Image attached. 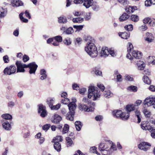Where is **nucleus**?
<instances>
[{"label": "nucleus", "instance_id": "obj_33", "mask_svg": "<svg viewBox=\"0 0 155 155\" xmlns=\"http://www.w3.org/2000/svg\"><path fill=\"white\" fill-rule=\"evenodd\" d=\"M129 113L128 112L124 113L122 111V114H121L120 118H121L122 120H127L129 117Z\"/></svg>", "mask_w": 155, "mask_h": 155}, {"label": "nucleus", "instance_id": "obj_34", "mask_svg": "<svg viewBox=\"0 0 155 155\" xmlns=\"http://www.w3.org/2000/svg\"><path fill=\"white\" fill-rule=\"evenodd\" d=\"M129 18V15L126 13H124L119 18L120 21H123L127 20Z\"/></svg>", "mask_w": 155, "mask_h": 155}, {"label": "nucleus", "instance_id": "obj_4", "mask_svg": "<svg viewBox=\"0 0 155 155\" xmlns=\"http://www.w3.org/2000/svg\"><path fill=\"white\" fill-rule=\"evenodd\" d=\"M16 70V68L15 66L12 65L4 69L3 72L5 74L11 75L15 74Z\"/></svg>", "mask_w": 155, "mask_h": 155}, {"label": "nucleus", "instance_id": "obj_36", "mask_svg": "<svg viewBox=\"0 0 155 155\" xmlns=\"http://www.w3.org/2000/svg\"><path fill=\"white\" fill-rule=\"evenodd\" d=\"M135 115L137 119V123H140L141 121V117L140 112L139 110H137L135 111Z\"/></svg>", "mask_w": 155, "mask_h": 155}, {"label": "nucleus", "instance_id": "obj_20", "mask_svg": "<svg viewBox=\"0 0 155 155\" xmlns=\"http://www.w3.org/2000/svg\"><path fill=\"white\" fill-rule=\"evenodd\" d=\"M133 56L136 59H139L141 58L142 53L139 51H134L132 52Z\"/></svg>", "mask_w": 155, "mask_h": 155}, {"label": "nucleus", "instance_id": "obj_1", "mask_svg": "<svg viewBox=\"0 0 155 155\" xmlns=\"http://www.w3.org/2000/svg\"><path fill=\"white\" fill-rule=\"evenodd\" d=\"M85 41H87L85 50L87 53L92 58L97 56L98 52L97 48L93 43L94 39L90 36H87L85 39Z\"/></svg>", "mask_w": 155, "mask_h": 155}, {"label": "nucleus", "instance_id": "obj_29", "mask_svg": "<svg viewBox=\"0 0 155 155\" xmlns=\"http://www.w3.org/2000/svg\"><path fill=\"white\" fill-rule=\"evenodd\" d=\"M55 102V99L54 98H48L47 99V103L49 105L50 108L51 107Z\"/></svg>", "mask_w": 155, "mask_h": 155}, {"label": "nucleus", "instance_id": "obj_25", "mask_svg": "<svg viewBox=\"0 0 155 155\" xmlns=\"http://www.w3.org/2000/svg\"><path fill=\"white\" fill-rule=\"evenodd\" d=\"M40 74L41 75L40 77V79L43 80L47 78V75L46 72L44 69H42L40 70Z\"/></svg>", "mask_w": 155, "mask_h": 155}, {"label": "nucleus", "instance_id": "obj_44", "mask_svg": "<svg viewBox=\"0 0 155 155\" xmlns=\"http://www.w3.org/2000/svg\"><path fill=\"white\" fill-rule=\"evenodd\" d=\"M94 71L96 75H99L100 76L102 75V72L98 68L95 67L94 68Z\"/></svg>", "mask_w": 155, "mask_h": 155}, {"label": "nucleus", "instance_id": "obj_27", "mask_svg": "<svg viewBox=\"0 0 155 155\" xmlns=\"http://www.w3.org/2000/svg\"><path fill=\"white\" fill-rule=\"evenodd\" d=\"M2 126L3 128L7 130H10L12 128L11 124L7 121L4 122Z\"/></svg>", "mask_w": 155, "mask_h": 155}, {"label": "nucleus", "instance_id": "obj_58", "mask_svg": "<svg viewBox=\"0 0 155 155\" xmlns=\"http://www.w3.org/2000/svg\"><path fill=\"white\" fill-rule=\"evenodd\" d=\"M149 58L152 59L153 61H149V63L153 64H155V57L153 56H149Z\"/></svg>", "mask_w": 155, "mask_h": 155}, {"label": "nucleus", "instance_id": "obj_45", "mask_svg": "<svg viewBox=\"0 0 155 155\" xmlns=\"http://www.w3.org/2000/svg\"><path fill=\"white\" fill-rule=\"evenodd\" d=\"M143 82L147 84H150L151 83V81L149 79L148 77L146 76H144L143 78Z\"/></svg>", "mask_w": 155, "mask_h": 155}, {"label": "nucleus", "instance_id": "obj_59", "mask_svg": "<svg viewBox=\"0 0 155 155\" xmlns=\"http://www.w3.org/2000/svg\"><path fill=\"white\" fill-rule=\"evenodd\" d=\"M29 59V57L26 54H25L23 57L22 60L24 62H26Z\"/></svg>", "mask_w": 155, "mask_h": 155}, {"label": "nucleus", "instance_id": "obj_48", "mask_svg": "<svg viewBox=\"0 0 155 155\" xmlns=\"http://www.w3.org/2000/svg\"><path fill=\"white\" fill-rule=\"evenodd\" d=\"M149 131L151 132V137L153 138H155V128L152 127Z\"/></svg>", "mask_w": 155, "mask_h": 155}, {"label": "nucleus", "instance_id": "obj_61", "mask_svg": "<svg viewBox=\"0 0 155 155\" xmlns=\"http://www.w3.org/2000/svg\"><path fill=\"white\" fill-rule=\"evenodd\" d=\"M152 4V3L150 0H147L145 1V5L146 6H150Z\"/></svg>", "mask_w": 155, "mask_h": 155}, {"label": "nucleus", "instance_id": "obj_3", "mask_svg": "<svg viewBox=\"0 0 155 155\" xmlns=\"http://www.w3.org/2000/svg\"><path fill=\"white\" fill-rule=\"evenodd\" d=\"M109 54L113 57L115 55V54L113 50L109 49L107 47H103L101 52L100 53V56L105 58Z\"/></svg>", "mask_w": 155, "mask_h": 155}, {"label": "nucleus", "instance_id": "obj_10", "mask_svg": "<svg viewBox=\"0 0 155 155\" xmlns=\"http://www.w3.org/2000/svg\"><path fill=\"white\" fill-rule=\"evenodd\" d=\"M150 144L147 142H142L140 143L138 145V148L144 151H146L150 147Z\"/></svg>", "mask_w": 155, "mask_h": 155}, {"label": "nucleus", "instance_id": "obj_16", "mask_svg": "<svg viewBox=\"0 0 155 155\" xmlns=\"http://www.w3.org/2000/svg\"><path fill=\"white\" fill-rule=\"evenodd\" d=\"M61 117L58 114L54 115L53 118L51 119V121L53 123L58 124L61 120Z\"/></svg>", "mask_w": 155, "mask_h": 155}, {"label": "nucleus", "instance_id": "obj_11", "mask_svg": "<svg viewBox=\"0 0 155 155\" xmlns=\"http://www.w3.org/2000/svg\"><path fill=\"white\" fill-rule=\"evenodd\" d=\"M133 46L132 44L130 42H129L127 45V51L129 53L127 54L126 55V57L130 60L133 59V57L131 56V55L130 53H131V50L133 49Z\"/></svg>", "mask_w": 155, "mask_h": 155}, {"label": "nucleus", "instance_id": "obj_26", "mask_svg": "<svg viewBox=\"0 0 155 155\" xmlns=\"http://www.w3.org/2000/svg\"><path fill=\"white\" fill-rule=\"evenodd\" d=\"M75 113L74 112H69L66 115V119L70 121H73Z\"/></svg>", "mask_w": 155, "mask_h": 155}, {"label": "nucleus", "instance_id": "obj_28", "mask_svg": "<svg viewBox=\"0 0 155 155\" xmlns=\"http://www.w3.org/2000/svg\"><path fill=\"white\" fill-rule=\"evenodd\" d=\"M53 142L54 143V147L55 149L58 152L60 151L61 149V144L58 142Z\"/></svg>", "mask_w": 155, "mask_h": 155}, {"label": "nucleus", "instance_id": "obj_46", "mask_svg": "<svg viewBox=\"0 0 155 155\" xmlns=\"http://www.w3.org/2000/svg\"><path fill=\"white\" fill-rule=\"evenodd\" d=\"M62 140L61 136H57L53 139L52 142H57L59 143V142L62 141Z\"/></svg>", "mask_w": 155, "mask_h": 155}, {"label": "nucleus", "instance_id": "obj_30", "mask_svg": "<svg viewBox=\"0 0 155 155\" xmlns=\"http://www.w3.org/2000/svg\"><path fill=\"white\" fill-rule=\"evenodd\" d=\"M137 64L139 70H143L145 66V64L143 61H140L137 62Z\"/></svg>", "mask_w": 155, "mask_h": 155}, {"label": "nucleus", "instance_id": "obj_5", "mask_svg": "<svg viewBox=\"0 0 155 155\" xmlns=\"http://www.w3.org/2000/svg\"><path fill=\"white\" fill-rule=\"evenodd\" d=\"M15 64L17 67V72H24L25 68H27V65L22 63L21 61H17Z\"/></svg>", "mask_w": 155, "mask_h": 155}, {"label": "nucleus", "instance_id": "obj_13", "mask_svg": "<svg viewBox=\"0 0 155 155\" xmlns=\"http://www.w3.org/2000/svg\"><path fill=\"white\" fill-rule=\"evenodd\" d=\"M109 147L107 143L104 142H101L99 144L98 148L100 151H102L108 149Z\"/></svg>", "mask_w": 155, "mask_h": 155}, {"label": "nucleus", "instance_id": "obj_37", "mask_svg": "<svg viewBox=\"0 0 155 155\" xmlns=\"http://www.w3.org/2000/svg\"><path fill=\"white\" fill-rule=\"evenodd\" d=\"M130 19L133 21L137 22L139 20V17L137 15H132L130 16Z\"/></svg>", "mask_w": 155, "mask_h": 155}, {"label": "nucleus", "instance_id": "obj_52", "mask_svg": "<svg viewBox=\"0 0 155 155\" xmlns=\"http://www.w3.org/2000/svg\"><path fill=\"white\" fill-rule=\"evenodd\" d=\"M54 39L56 41L59 42H61L62 41V37L59 35L57 36H56L54 37Z\"/></svg>", "mask_w": 155, "mask_h": 155}, {"label": "nucleus", "instance_id": "obj_53", "mask_svg": "<svg viewBox=\"0 0 155 155\" xmlns=\"http://www.w3.org/2000/svg\"><path fill=\"white\" fill-rule=\"evenodd\" d=\"M69 99L67 97L62 99L61 103L64 104H67L69 103Z\"/></svg>", "mask_w": 155, "mask_h": 155}, {"label": "nucleus", "instance_id": "obj_47", "mask_svg": "<svg viewBox=\"0 0 155 155\" xmlns=\"http://www.w3.org/2000/svg\"><path fill=\"white\" fill-rule=\"evenodd\" d=\"M69 126L67 124H65L63 128L62 131V134H65L67 133L69 130Z\"/></svg>", "mask_w": 155, "mask_h": 155}, {"label": "nucleus", "instance_id": "obj_9", "mask_svg": "<svg viewBox=\"0 0 155 155\" xmlns=\"http://www.w3.org/2000/svg\"><path fill=\"white\" fill-rule=\"evenodd\" d=\"M38 113L40 114V116L43 117H45L47 115V113L45 109V107L42 104L38 105Z\"/></svg>", "mask_w": 155, "mask_h": 155}, {"label": "nucleus", "instance_id": "obj_35", "mask_svg": "<svg viewBox=\"0 0 155 155\" xmlns=\"http://www.w3.org/2000/svg\"><path fill=\"white\" fill-rule=\"evenodd\" d=\"M84 21L83 18L80 17H77L75 18H73L72 21L74 23H80Z\"/></svg>", "mask_w": 155, "mask_h": 155}, {"label": "nucleus", "instance_id": "obj_50", "mask_svg": "<svg viewBox=\"0 0 155 155\" xmlns=\"http://www.w3.org/2000/svg\"><path fill=\"white\" fill-rule=\"evenodd\" d=\"M91 6L93 10L94 11H97L99 9V6L95 4H93Z\"/></svg>", "mask_w": 155, "mask_h": 155}, {"label": "nucleus", "instance_id": "obj_24", "mask_svg": "<svg viewBox=\"0 0 155 155\" xmlns=\"http://www.w3.org/2000/svg\"><path fill=\"white\" fill-rule=\"evenodd\" d=\"M122 114V111L118 110H115L112 112V114L114 117L120 118L121 114Z\"/></svg>", "mask_w": 155, "mask_h": 155}, {"label": "nucleus", "instance_id": "obj_56", "mask_svg": "<svg viewBox=\"0 0 155 155\" xmlns=\"http://www.w3.org/2000/svg\"><path fill=\"white\" fill-rule=\"evenodd\" d=\"M118 2L123 5L128 4V2L127 0H117Z\"/></svg>", "mask_w": 155, "mask_h": 155}, {"label": "nucleus", "instance_id": "obj_7", "mask_svg": "<svg viewBox=\"0 0 155 155\" xmlns=\"http://www.w3.org/2000/svg\"><path fill=\"white\" fill-rule=\"evenodd\" d=\"M144 104L148 106L153 105L155 104V96H151L149 98H146L144 101Z\"/></svg>", "mask_w": 155, "mask_h": 155}, {"label": "nucleus", "instance_id": "obj_6", "mask_svg": "<svg viewBox=\"0 0 155 155\" xmlns=\"http://www.w3.org/2000/svg\"><path fill=\"white\" fill-rule=\"evenodd\" d=\"M38 67V65L36 64L35 62H32L27 65V68H29V72L30 74H35Z\"/></svg>", "mask_w": 155, "mask_h": 155}, {"label": "nucleus", "instance_id": "obj_51", "mask_svg": "<svg viewBox=\"0 0 155 155\" xmlns=\"http://www.w3.org/2000/svg\"><path fill=\"white\" fill-rule=\"evenodd\" d=\"M125 29L128 31H131L133 29V26L132 25H128L124 27Z\"/></svg>", "mask_w": 155, "mask_h": 155}, {"label": "nucleus", "instance_id": "obj_17", "mask_svg": "<svg viewBox=\"0 0 155 155\" xmlns=\"http://www.w3.org/2000/svg\"><path fill=\"white\" fill-rule=\"evenodd\" d=\"M68 107L69 111L71 112H74L75 113V110L76 108L77 105H76L73 102H70L68 105Z\"/></svg>", "mask_w": 155, "mask_h": 155}, {"label": "nucleus", "instance_id": "obj_39", "mask_svg": "<svg viewBox=\"0 0 155 155\" xmlns=\"http://www.w3.org/2000/svg\"><path fill=\"white\" fill-rule=\"evenodd\" d=\"M66 140L67 147H68L71 146L73 143V141L71 138L68 137H66Z\"/></svg>", "mask_w": 155, "mask_h": 155}, {"label": "nucleus", "instance_id": "obj_14", "mask_svg": "<svg viewBox=\"0 0 155 155\" xmlns=\"http://www.w3.org/2000/svg\"><path fill=\"white\" fill-rule=\"evenodd\" d=\"M141 127L143 130H149L152 127L149 124L147 123L146 122H142L141 124Z\"/></svg>", "mask_w": 155, "mask_h": 155}, {"label": "nucleus", "instance_id": "obj_23", "mask_svg": "<svg viewBox=\"0 0 155 155\" xmlns=\"http://www.w3.org/2000/svg\"><path fill=\"white\" fill-rule=\"evenodd\" d=\"M135 109V105L134 104H128L127 105L126 107V111L129 113L131 111L134 110Z\"/></svg>", "mask_w": 155, "mask_h": 155}, {"label": "nucleus", "instance_id": "obj_21", "mask_svg": "<svg viewBox=\"0 0 155 155\" xmlns=\"http://www.w3.org/2000/svg\"><path fill=\"white\" fill-rule=\"evenodd\" d=\"M58 22L59 23L65 24L68 22L67 18L64 15H62L58 18Z\"/></svg>", "mask_w": 155, "mask_h": 155}, {"label": "nucleus", "instance_id": "obj_43", "mask_svg": "<svg viewBox=\"0 0 155 155\" xmlns=\"http://www.w3.org/2000/svg\"><path fill=\"white\" fill-rule=\"evenodd\" d=\"M24 14V13H21L19 15V16L20 19L22 22L25 23H27L28 22V20L27 19L25 18L24 17H23V15Z\"/></svg>", "mask_w": 155, "mask_h": 155}, {"label": "nucleus", "instance_id": "obj_12", "mask_svg": "<svg viewBox=\"0 0 155 155\" xmlns=\"http://www.w3.org/2000/svg\"><path fill=\"white\" fill-rule=\"evenodd\" d=\"M154 37L151 33L147 32L146 34V36L144 38V40L148 43L152 42L153 40Z\"/></svg>", "mask_w": 155, "mask_h": 155}, {"label": "nucleus", "instance_id": "obj_31", "mask_svg": "<svg viewBox=\"0 0 155 155\" xmlns=\"http://www.w3.org/2000/svg\"><path fill=\"white\" fill-rule=\"evenodd\" d=\"M75 125L77 130L78 131H80L82 126V124L80 121H76L75 123Z\"/></svg>", "mask_w": 155, "mask_h": 155}, {"label": "nucleus", "instance_id": "obj_40", "mask_svg": "<svg viewBox=\"0 0 155 155\" xmlns=\"http://www.w3.org/2000/svg\"><path fill=\"white\" fill-rule=\"evenodd\" d=\"M63 42L65 45L68 46L70 45L71 43V39L69 38H65L63 41Z\"/></svg>", "mask_w": 155, "mask_h": 155}, {"label": "nucleus", "instance_id": "obj_19", "mask_svg": "<svg viewBox=\"0 0 155 155\" xmlns=\"http://www.w3.org/2000/svg\"><path fill=\"white\" fill-rule=\"evenodd\" d=\"M137 9V7L136 6H129L125 8L126 12L129 13L133 12L135 10Z\"/></svg>", "mask_w": 155, "mask_h": 155}, {"label": "nucleus", "instance_id": "obj_60", "mask_svg": "<svg viewBox=\"0 0 155 155\" xmlns=\"http://www.w3.org/2000/svg\"><path fill=\"white\" fill-rule=\"evenodd\" d=\"M97 86L102 91H104L105 88L103 84H98Z\"/></svg>", "mask_w": 155, "mask_h": 155}, {"label": "nucleus", "instance_id": "obj_38", "mask_svg": "<svg viewBox=\"0 0 155 155\" xmlns=\"http://www.w3.org/2000/svg\"><path fill=\"white\" fill-rule=\"evenodd\" d=\"M2 117L3 118L6 120H11L12 117L11 115L8 114H5L2 115Z\"/></svg>", "mask_w": 155, "mask_h": 155}, {"label": "nucleus", "instance_id": "obj_42", "mask_svg": "<svg viewBox=\"0 0 155 155\" xmlns=\"http://www.w3.org/2000/svg\"><path fill=\"white\" fill-rule=\"evenodd\" d=\"M74 31V30L72 27H70L66 29L65 33L68 35L71 34Z\"/></svg>", "mask_w": 155, "mask_h": 155}, {"label": "nucleus", "instance_id": "obj_15", "mask_svg": "<svg viewBox=\"0 0 155 155\" xmlns=\"http://www.w3.org/2000/svg\"><path fill=\"white\" fill-rule=\"evenodd\" d=\"M11 2L13 7H17L22 6L24 4L22 2L19 0H12Z\"/></svg>", "mask_w": 155, "mask_h": 155}, {"label": "nucleus", "instance_id": "obj_49", "mask_svg": "<svg viewBox=\"0 0 155 155\" xmlns=\"http://www.w3.org/2000/svg\"><path fill=\"white\" fill-rule=\"evenodd\" d=\"M83 27V26L82 25L73 26V28L76 29V30L75 31V32L81 31Z\"/></svg>", "mask_w": 155, "mask_h": 155}, {"label": "nucleus", "instance_id": "obj_22", "mask_svg": "<svg viewBox=\"0 0 155 155\" xmlns=\"http://www.w3.org/2000/svg\"><path fill=\"white\" fill-rule=\"evenodd\" d=\"M119 35L123 39H127L130 37V33L128 31L127 32H119Z\"/></svg>", "mask_w": 155, "mask_h": 155}, {"label": "nucleus", "instance_id": "obj_8", "mask_svg": "<svg viewBox=\"0 0 155 155\" xmlns=\"http://www.w3.org/2000/svg\"><path fill=\"white\" fill-rule=\"evenodd\" d=\"M79 109L82 111H92L94 110V107L88 106L86 104H81L79 106Z\"/></svg>", "mask_w": 155, "mask_h": 155}, {"label": "nucleus", "instance_id": "obj_2", "mask_svg": "<svg viewBox=\"0 0 155 155\" xmlns=\"http://www.w3.org/2000/svg\"><path fill=\"white\" fill-rule=\"evenodd\" d=\"M100 96V91L97 87L92 86L89 87L87 95L88 98H92L93 100L95 101L99 98Z\"/></svg>", "mask_w": 155, "mask_h": 155}, {"label": "nucleus", "instance_id": "obj_41", "mask_svg": "<svg viewBox=\"0 0 155 155\" xmlns=\"http://www.w3.org/2000/svg\"><path fill=\"white\" fill-rule=\"evenodd\" d=\"M127 90L130 91L136 92L137 91V88L136 86L131 85L128 87Z\"/></svg>", "mask_w": 155, "mask_h": 155}, {"label": "nucleus", "instance_id": "obj_32", "mask_svg": "<svg viewBox=\"0 0 155 155\" xmlns=\"http://www.w3.org/2000/svg\"><path fill=\"white\" fill-rule=\"evenodd\" d=\"M113 95V93L109 90H106L104 93V96L106 98H110Z\"/></svg>", "mask_w": 155, "mask_h": 155}, {"label": "nucleus", "instance_id": "obj_55", "mask_svg": "<svg viewBox=\"0 0 155 155\" xmlns=\"http://www.w3.org/2000/svg\"><path fill=\"white\" fill-rule=\"evenodd\" d=\"M104 151H105L104 153H102V155H110L111 154L112 152L111 151V150H104Z\"/></svg>", "mask_w": 155, "mask_h": 155}, {"label": "nucleus", "instance_id": "obj_62", "mask_svg": "<svg viewBox=\"0 0 155 155\" xmlns=\"http://www.w3.org/2000/svg\"><path fill=\"white\" fill-rule=\"evenodd\" d=\"M84 12H75L73 14L75 16H80L83 14Z\"/></svg>", "mask_w": 155, "mask_h": 155}, {"label": "nucleus", "instance_id": "obj_18", "mask_svg": "<svg viewBox=\"0 0 155 155\" xmlns=\"http://www.w3.org/2000/svg\"><path fill=\"white\" fill-rule=\"evenodd\" d=\"M83 5L86 8H88L91 6L93 3V0H83Z\"/></svg>", "mask_w": 155, "mask_h": 155}, {"label": "nucleus", "instance_id": "obj_64", "mask_svg": "<svg viewBox=\"0 0 155 155\" xmlns=\"http://www.w3.org/2000/svg\"><path fill=\"white\" fill-rule=\"evenodd\" d=\"M3 59L5 63H8L9 61L8 56L7 55L3 57Z\"/></svg>", "mask_w": 155, "mask_h": 155}, {"label": "nucleus", "instance_id": "obj_63", "mask_svg": "<svg viewBox=\"0 0 155 155\" xmlns=\"http://www.w3.org/2000/svg\"><path fill=\"white\" fill-rule=\"evenodd\" d=\"M91 14L90 13H86L85 15V19L86 20H88L91 19Z\"/></svg>", "mask_w": 155, "mask_h": 155}, {"label": "nucleus", "instance_id": "obj_57", "mask_svg": "<svg viewBox=\"0 0 155 155\" xmlns=\"http://www.w3.org/2000/svg\"><path fill=\"white\" fill-rule=\"evenodd\" d=\"M51 125L50 124H46L42 127V129L44 130L47 131L50 128Z\"/></svg>", "mask_w": 155, "mask_h": 155}, {"label": "nucleus", "instance_id": "obj_54", "mask_svg": "<svg viewBox=\"0 0 155 155\" xmlns=\"http://www.w3.org/2000/svg\"><path fill=\"white\" fill-rule=\"evenodd\" d=\"M61 104H58L54 106L53 105L51 107V110H58L60 107Z\"/></svg>", "mask_w": 155, "mask_h": 155}]
</instances>
